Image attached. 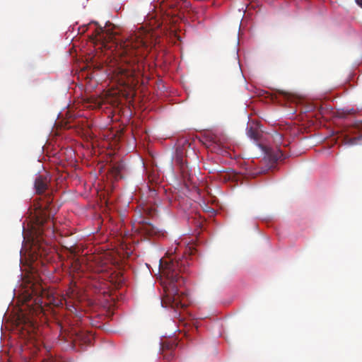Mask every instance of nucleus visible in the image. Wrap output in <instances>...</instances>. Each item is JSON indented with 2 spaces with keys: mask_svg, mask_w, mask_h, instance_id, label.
<instances>
[{
  "mask_svg": "<svg viewBox=\"0 0 362 362\" xmlns=\"http://www.w3.org/2000/svg\"><path fill=\"white\" fill-rule=\"evenodd\" d=\"M149 33L139 30L120 43L116 42L115 65L114 73L119 80L137 78L144 69V59L153 46Z\"/></svg>",
  "mask_w": 362,
  "mask_h": 362,
  "instance_id": "nucleus-1",
  "label": "nucleus"
},
{
  "mask_svg": "<svg viewBox=\"0 0 362 362\" xmlns=\"http://www.w3.org/2000/svg\"><path fill=\"white\" fill-rule=\"evenodd\" d=\"M188 266L189 262L186 257L160 260L161 284L164 291L161 304L165 308H172L176 313L187 306V296L183 292H180L179 288L184 282L183 277L180 274L185 272Z\"/></svg>",
  "mask_w": 362,
  "mask_h": 362,
  "instance_id": "nucleus-2",
  "label": "nucleus"
},
{
  "mask_svg": "<svg viewBox=\"0 0 362 362\" xmlns=\"http://www.w3.org/2000/svg\"><path fill=\"white\" fill-rule=\"evenodd\" d=\"M37 228H35L30 239V252L35 258L45 257L50 247L47 243L44 240V223L46 220L37 218Z\"/></svg>",
  "mask_w": 362,
  "mask_h": 362,
  "instance_id": "nucleus-3",
  "label": "nucleus"
},
{
  "mask_svg": "<svg viewBox=\"0 0 362 362\" xmlns=\"http://www.w3.org/2000/svg\"><path fill=\"white\" fill-rule=\"evenodd\" d=\"M51 177L47 173L37 175L34 182V187L37 194H44L49 187Z\"/></svg>",
  "mask_w": 362,
  "mask_h": 362,
  "instance_id": "nucleus-4",
  "label": "nucleus"
},
{
  "mask_svg": "<svg viewBox=\"0 0 362 362\" xmlns=\"http://www.w3.org/2000/svg\"><path fill=\"white\" fill-rule=\"evenodd\" d=\"M176 346L175 340L163 341L160 343V354L165 360L170 361L173 358Z\"/></svg>",
  "mask_w": 362,
  "mask_h": 362,
  "instance_id": "nucleus-5",
  "label": "nucleus"
},
{
  "mask_svg": "<svg viewBox=\"0 0 362 362\" xmlns=\"http://www.w3.org/2000/svg\"><path fill=\"white\" fill-rule=\"evenodd\" d=\"M113 34L105 28L98 26L95 30V38L98 41H101L103 43L113 41Z\"/></svg>",
  "mask_w": 362,
  "mask_h": 362,
  "instance_id": "nucleus-6",
  "label": "nucleus"
},
{
  "mask_svg": "<svg viewBox=\"0 0 362 362\" xmlns=\"http://www.w3.org/2000/svg\"><path fill=\"white\" fill-rule=\"evenodd\" d=\"M265 153L268 159L273 162L281 160L285 158L283 151L279 148L276 149L268 148L265 150Z\"/></svg>",
  "mask_w": 362,
  "mask_h": 362,
  "instance_id": "nucleus-7",
  "label": "nucleus"
},
{
  "mask_svg": "<svg viewBox=\"0 0 362 362\" xmlns=\"http://www.w3.org/2000/svg\"><path fill=\"white\" fill-rule=\"evenodd\" d=\"M141 233L145 235H154L158 233V230L151 223L144 221L139 224V227L138 228Z\"/></svg>",
  "mask_w": 362,
  "mask_h": 362,
  "instance_id": "nucleus-8",
  "label": "nucleus"
},
{
  "mask_svg": "<svg viewBox=\"0 0 362 362\" xmlns=\"http://www.w3.org/2000/svg\"><path fill=\"white\" fill-rule=\"evenodd\" d=\"M272 139L277 146L283 144V136L278 132L272 134Z\"/></svg>",
  "mask_w": 362,
  "mask_h": 362,
  "instance_id": "nucleus-9",
  "label": "nucleus"
},
{
  "mask_svg": "<svg viewBox=\"0 0 362 362\" xmlns=\"http://www.w3.org/2000/svg\"><path fill=\"white\" fill-rule=\"evenodd\" d=\"M45 199H46L45 205V206L40 205L39 208H45L47 209L49 207V204L52 202V198L49 194H46Z\"/></svg>",
  "mask_w": 362,
  "mask_h": 362,
  "instance_id": "nucleus-10",
  "label": "nucleus"
},
{
  "mask_svg": "<svg viewBox=\"0 0 362 362\" xmlns=\"http://www.w3.org/2000/svg\"><path fill=\"white\" fill-rule=\"evenodd\" d=\"M57 328L59 329V337H61L62 339L66 340L65 335H64V332H66L64 325L61 322H59L57 324Z\"/></svg>",
  "mask_w": 362,
  "mask_h": 362,
  "instance_id": "nucleus-11",
  "label": "nucleus"
},
{
  "mask_svg": "<svg viewBox=\"0 0 362 362\" xmlns=\"http://www.w3.org/2000/svg\"><path fill=\"white\" fill-rule=\"evenodd\" d=\"M248 136L254 139H257L258 138V133L256 130L253 129L252 127L248 130L247 132Z\"/></svg>",
  "mask_w": 362,
  "mask_h": 362,
  "instance_id": "nucleus-12",
  "label": "nucleus"
},
{
  "mask_svg": "<svg viewBox=\"0 0 362 362\" xmlns=\"http://www.w3.org/2000/svg\"><path fill=\"white\" fill-rule=\"evenodd\" d=\"M356 3L362 8V0H356Z\"/></svg>",
  "mask_w": 362,
  "mask_h": 362,
  "instance_id": "nucleus-13",
  "label": "nucleus"
},
{
  "mask_svg": "<svg viewBox=\"0 0 362 362\" xmlns=\"http://www.w3.org/2000/svg\"><path fill=\"white\" fill-rule=\"evenodd\" d=\"M25 323H29L30 325H33V321L31 320H30L29 318H27L25 320Z\"/></svg>",
  "mask_w": 362,
  "mask_h": 362,
  "instance_id": "nucleus-14",
  "label": "nucleus"
},
{
  "mask_svg": "<svg viewBox=\"0 0 362 362\" xmlns=\"http://www.w3.org/2000/svg\"><path fill=\"white\" fill-rule=\"evenodd\" d=\"M177 160L180 161V163L182 162V159H181V158H177Z\"/></svg>",
  "mask_w": 362,
  "mask_h": 362,
  "instance_id": "nucleus-15",
  "label": "nucleus"
}]
</instances>
